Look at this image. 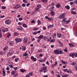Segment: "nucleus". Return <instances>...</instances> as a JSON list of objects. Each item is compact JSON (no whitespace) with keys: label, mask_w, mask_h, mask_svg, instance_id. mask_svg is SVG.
Segmentation results:
<instances>
[{"label":"nucleus","mask_w":77,"mask_h":77,"mask_svg":"<svg viewBox=\"0 0 77 77\" xmlns=\"http://www.w3.org/2000/svg\"><path fill=\"white\" fill-rule=\"evenodd\" d=\"M54 53L56 54H62L63 53V52L61 50H60V51H59L57 50H56L54 51Z\"/></svg>","instance_id":"obj_1"},{"label":"nucleus","mask_w":77,"mask_h":77,"mask_svg":"<svg viewBox=\"0 0 77 77\" xmlns=\"http://www.w3.org/2000/svg\"><path fill=\"white\" fill-rule=\"evenodd\" d=\"M47 67L45 66L42 67L41 69L43 71V72L44 73H45V72L47 71Z\"/></svg>","instance_id":"obj_2"},{"label":"nucleus","mask_w":77,"mask_h":77,"mask_svg":"<svg viewBox=\"0 0 77 77\" xmlns=\"http://www.w3.org/2000/svg\"><path fill=\"white\" fill-rule=\"evenodd\" d=\"M15 41H16V43H18V42H21L22 39H21V38H16L15 39Z\"/></svg>","instance_id":"obj_3"},{"label":"nucleus","mask_w":77,"mask_h":77,"mask_svg":"<svg viewBox=\"0 0 77 77\" xmlns=\"http://www.w3.org/2000/svg\"><path fill=\"white\" fill-rule=\"evenodd\" d=\"M5 23L6 24H9L11 23V20H6L5 21Z\"/></svg>","instance_id":"obj_4"},{"label":"nucleus","mask_w":77,"mask_h":77,"mask_svg":"<svg viewBox=\"0 0 77 77\" xmlns=\"http://www.w3.org/2000/svg\"><path fill=\"white\" fill-rule=\"evenodd\" d=\"M21 5L19 4L15 6V9H19Z\"/></svg>","instance_id":"obj_5"},{"label":"nucleus","mask_w":77,"mask_h":77,"mask_svg":"<svg viewBox=\"0 0 77 77\" xmlns=\"http://www.w3.org/2000/svg\"><path fill=\"white\" fill-rule=\"evenodd\" d=\"M31 59H32V60H33V61L34 62H35V61H36V58L34 57L33 56H32L31 57Z\"/></svg>","instance_id":"obj_6"},{"label":"nucleus","mask_w":77,"mask_h":77,"mask_svg":"<svg viewBox=\"0 0 77 77\" xmlns=\"http://www.w3.org/2000/svg\"><path fill=\"white\" fill-rule=\"evenodd\" d=\"M17 30H23V27L21 26H19L17 27Z\"/></svg>","instance_id":"obj_7"},{"label":"nucleus","mask_w":77,"mask_h":77,"mask_svg":"<svg viewBox=\"0 0 77 77\" xmlns=\"http://www.w3.org/2000/svg\"><path fill=\"white\" fill-rule=\"evenodd\" d=\"M9 44H10V45H11V46H12L14 45V43L13 42H12L11 41H9L8 42Z\"/></svg>","instance_id":"obj_8"},{"label":"nucleus","mask_w":77,"mask_h":77,"mask_svg":"<svg viewBox=\"0 0 77 77\" xmlns=\"http://www.w3.org/2000/svg\"><path fill=\"white\" fill-rule=\"evenodd\" d=\"M27 42V39L26 38H24L23 39V42L24 44H26Z\"/></svg>","instance_id":"obj_9"},{"label":"nucleus","mask_w":77,"mask_h":77,"mask_svg":"<svg viewBox=\"0 0 77 77\" xmlns=\"http://www.w3.org/2000/svg\"><path fill=\"white\" fill-rule=\"evenodd\" d=\"M69 56L70 57H72L73 58H74V53H73V54H71L69 55Z\"/></svg>","instance_id":"obj_10"},{"label":"nucleus","mask_w":77,"mask_h":77,"mask_svg":"<svg viewBox=\"0 0 77 77\" xmlns=\"http://www.w3.org/2000/svg\"><path fill=\"white\" fill-rule=\"evenodd\" d=\"M23 56H25L26 58H27L28 57V54L27 53H25L23 55Z\"/></svg>","instance_id":"obj_11"},{"label":"nucleus","mask_w":77,"mask_h":77,"mask_svg":"<svg viewBox=\"0 0 77 77\" xmlns=\"http://www.w3.org/2000/svg\"><path fill=\"white\" fill-rule=\"evenodd\" d=\"M20 71L21 72H24L26 71V70H24L23 69H20Z\"/></svg>","instance_id":"obj_12"},{"label":"nucleus","mask_w":77,"mask_h":77,"mask_svg":"<svg viewBox=\"0 0 77 77\" xmlns=\"http://www.w3.org/2000/svg\"><path fill=\"white\" fill-rule=\"evenodd\" d=\"M63 19V20L61 21V23H65L66 22V18H64V19Z\"/></svg>","instance_id":"obj_13"},{"label":"nucleus","mask_w":77,"mask_h":77,"mask_svg":"<svg viewBox=\"0 0 77 77\" xmlns=\"http://www.w3.org/2000/svg\"><path fill=\"white\" fill-rule=\"evenodd\" d=\"M60 18H63V19H64V18H65V16H63L62 14H61L60 15Z\"/></svg>","instance_id":"obj_14"},{"label":"nucleus","mask_w":77,"mask_h":77,"mask_svg":"<svg viewBox=\"0 0 77 77\" xmlns=\"http://www.w3.org/2000/svg\"><path fill=\"white\" fill-rule=\"evenodd\" d=\"M32 73H28V75H27L26 76V77H29L30 76H32Z\"/></svg>","instance_id":"obj_15"},{"label":"nucleus","mask_w":77,"mask_h":77,"mask_svg":"<svg viewBox=\"0 0 77 77\" xmlns=\"http://www.w3.org/2000/svg\"><path fill=\"white\" fill-rule=\"evenodd\" d=\"M9 52L12 54L14 53V51H13L12 49H11L9 51Z\"/></svg>","instance_id":"obj_16"},{"label":"nucleus","mask_w":77,"mask_h":77,"mask_svg":"<svg viewBox=\"0 0 77 77\" xmlns=\"http://www.w3.org/2000/svg\"><path fill=\"white\" fill-rule=\"evenodd\" d=\"M57 36L58 38H60L61 36V34L60 33H57Z\"/></svg>","instance_id":"obj_17"},{"label":"nucleus","mask_w":77,"mask_h":77,"mask_svg":"<svg viewBox=\"0 0 77 77\" xmlns=\"http://www.w3.org/2000/svg\"><path fill=\"white\" fill-rule=\"evenodd\" d=\"M51 14L52 15V16H54V14H55V13L53 12V11H51Z\"/></svg>","instance_id":"obj_18"},{"label":"nucleus","mask_w":77,"mask_h":77,"mask_svg":"<svg viewBox=\"0 0 77 77\" xmlns=\"http://www.w3.org/2000/svg\"><path fill=\"white\" fill-rule=\"evenodd\" d=\"M2 74L3 76H5L6 75L5 71L4 70H3V71Z\"/></svg>","instance_id":"obj_19"},{"label":"nucleus","mask_w":77,"mask_h":77,"mask_svg":"<svg viewBox=\"0 0 77 77\" xmlns=\"http://www.w3.org/2000/svg\"><path fill=\"white\" fill-rule=\"evenodd\" d=\"M44 38V36L43 35H41L38 37V39H42Z\"/></svg>","instance_id":"obj_20"},{"label":"nucleus","mask_w":77,"mask_h":77,"mask_svg":"<svg viewBox=\"0 0 77 77\" xmlns=\"http://www.w3.org/2000/svg\"><path fill=\"white\" fill-rule=\"evenodd\" d=\"M69 47H74V45L71 43H69Z\"/></svg>","instance_id":"obj_21"},{"label":"nucleus","mask_w":77,"mask_h":77,"mask_svg":"<svg viewBox=\"0 0 77 77\" xmlns=\"http://www.w3.org/2000/svg\"><path fill=\"white\" fill-rule=\"evenodd\" d=\"M56 6V7H57V8H60V5L58 4H57Z\"/></svg>","instance_id":"obj_22"},{"label":"nucleus","mask_w":77,"mask_h":77,"mask_svg":"<svg viewBox=\"0 0 77 77\" xmlns=\"http://www.w3.org/2000/svg\"><path fill=\"white\" fill-rule=\"evenodd\" d=\"M37 23H38V25H40V24H41V22L39 20H38Z\"/></svg>","instance_id":"obj_23"},{"label":"nucleus","mask_w":77,"mask_h":77,"mask_svg":"<svg viewBox=\"0 0 77 77\" xmlns=\"http://www.w3.org/2000/svg\"><path fill=\"white\" fill-rule=\"evenodd\" d=\"M65 8L66 9H69V8H70V7H69V6L68 5L66 6L65 7Z\"/></svg>","instance_id":"obj_24"},{"label":"nucleus","mask_w":77,"mask_h":77,"mask_svg":"<svg viewBox=\"0 0 77 77\" xmlns=\"http://www.w3.org/2000/svg\"><path fill=\"white\" fill-rule=\"evenodd\" d=\"M22 48L23 50V51H25V50L26 49V47L24 46H22Z\"/></svg>","instance_id":"obj_25"},{"label":"nucleus","mask_w":77,"mask_h":77,"mask_svg":"<svg viewBox=\"0 0 77 77\" xmlns=\"http://www.w3.org/2000/svg\"><path fill=\"white\" fill-rule=\"evenodd\" d=\"M43 3H46L48 2V0H41Z\"/></svg>","instance_id":"obj_26"},{"label":"nucleus","mask_w":77,"mask_h":77,"mask_svg":"<svg viewBox=\"0 0 77 77\" xmlns=\"http://www.w3.org/2000/svg\"><path fill=\"white\" fill-rule=\"evenodd\" d=\"M16 73V72H14V71H12L11 72V74L12 75H14Z\"/></svg>","instance_id":"obj_27"},{"label":"nucleus","mask_w":77,"mask_h":77,"mask_svg":"<svg viewBox=\"0 0 77 77\" xmlns=\"http://www.w3.org/2000/svg\"><path fill=\"white\" fill-rule=\"evenodd\" d=\"M37 8H38V9H39V8H41V5L38 4V5L37 6Z\"/></svg>","instance_id":"obj_28"},{"label":"nucleus","mask_w":77,"mask_h":77,"mask_svg":"<svg viewBox=\"0 0 77 77\" xmlns=\"http://www.w3.org/2000/svg\"><path fill=\"white\" fill-rule=\"evenodd\" d=\"M71 14H76V13L74 11H71Z\"/></svg>","instance_id":"obj_29"},{"label":"nucleus","mask_w":77,"mask_h":77,"mask_svg":"<svg viewBox=\"0 0 77 77\" xmlns=\"http://www.w3.org/2000/svg\"><path fill=\"white\" fill-rule=\"evenodd\" d=\"M11 54L9 52L8 53L7 56H11Z\"/></svg>","instance_id":"obj_30"},{"label":"nucleus","mask_w":77,"mask_h":77,"mask_svg":"<svg viewBox=\"0 0 77 77\" xmlns=\"http://www.w3.org/2000/svg\"><path fill=\"white\" fill-rule=\"evenodd\" d=\"M18 59H18V58H17L14 59V60L15 62H18Z\"/></svg>","instance_id":"obj_31"},{"label":"nucleus","mask_w":77,"mask_h":77,"mask_svg":"<svg viewBox=\"0 0 77 77\" xmlns=\"http://www.w3.org/2000/svg\"><path fill=\"white\" fill-rule=\"evenodd\" d=\"M75 64H76V63L75 62H72L71 63L72 65H75Z\"/></svg>","instance_id":"obj_32"},{"label":"nucleus","mask_w":77,"mask_h":77,"mask_svg":"<svg viewBox=\"0 0 77 77\" xmlns=\"http://www.w3.org/2000/svg\"><path fill=\"white\" fill-rule=\"evenodd\" d=\"M23 27L26 28L27 27V25H26V24H24L23 25Z\"/></svg>","instance_id":"obj_33"},{"label":"nucleus","mask_w":77,"mask_h":77,"mask_svg":"<svg viewBox=\"0 0 77 77\" xmlns=\"http://www.w3.org/2000/svg\"><path fill=\"white\" fill-rule=\"evenodd\" d=\"M23 2L25 3H28V1H26V0H23Z\"/></svg>","instance_id":"obj_34"},{"label":"nucleus","mask_w":77,"mask_h":77,"mask_svg":"<svg viewBox=\"0 0 77 77\" xmlns=\"http://www.w3.org/2000/svg\"><path fill=\"white\" fill-rule=\"evenodd\" d=\"M18 75V73H16L14 75L13 77H17Z\"/></svg>","instance_id":"obj_35"},{"label":"nucleus","mask_w":77,"mask_h":77,"mask_svg":"<svg viewBox=\"0 0 77 77\" xmlns=\"http://www.w3.org/2000/svg\"><path fill=\"white\" fill-rule=\"evenodd\" d=\"M60 45H61V47H63V44H62V43L60 42Z\"/></svg>","instance_id":"obj_36"},{"label":"nucleus","mask_w":77,"mask_h":77,"mask_svg":"<svg viewBox=\"0 0 77 77\" xmlns=\"http://www.w3.org/2000/svg\"><path fill=\"white\" fill-rule=\"evenodd\" d=\"M33 30H38V28H35L33 29Z\"/></svg>","instance_id":"obj_37"},{"label":"nucleus","mask_w":77,"mask_h":77,"mask_svg":"<svg viewBox=\"0 0 77 77\" xmlns=\"http://www.w3.org/2000/svg\"><path fill=\"white\" fill-rule=\"evenodd\" d=\"M52 27H53V26L52 25H49V26L48 27V29H49V28H51Z\"/></svg>","instance_id":"obj_38"},{"label":"nucleus","mask_w":77,"mask_h":77,"mask_svg":"<svg viewBox=\"0 0 77 77\" xmlns=\"http://www.w3.org/2000/svg\"><path fill=\"white\" fill-rule=\"evenodd\" d=\"M33 33L34 35H36L38 33V32L36 31H35L33 32Z\"/></svg>","instance_id":"obj_39"},{"label":"nucleus","mask_w":77,"mask_h":77,"mask_svg":"<svg viewBox=\"0 0 77 77\" xmlns=\"http://www.w3.org/2000/svg\"><path fill=\"white\" fill-rule=\"evenodd\" d=\"M55 41L54 39H52L50 42H54Z\"/></svg>","instance_id":"obj_40"},{"label":"nucleus","mask_w":77,"mask_h":77,"mask_svg":"<svg viewBox=\"0 0 77 77\" xmlns=\"http://www.w3.org/2000/svg\"><path fill=\"white\" fill-rule=\"evenodd\" d=\"M50 9H51V10H54V7H51L50 8Z\"/></svg>","instance_id":"obj_41"},{"label":"nucleus","mask_w":77,"mask_h":77,"mask_svg":"<svg viewBox=\"0 0 77 77\" xmlns=\"http://www.w3.org/2000/svg\"><path fill=\"white\" fill-rule=\"evenodd\" d=\"M41 51H42V49H40L39 50H38V51H37V52H38V53H41Z\"/></svg>","instance_id":"obj_42"},{"label":"nucleus","mask_w":77,"mask_h":77,"mask_svg":"<svg viewBox=\"0 0 77 77\" xmlns=\"http://www.w3.org/2000/svg\"><path fill=\"white\" fill-rule=\"evenodd\" d=\"M2 9H6V7L5 6H2Z\"/></svg>","instance_id":"obj_43"},{"label":"nucleus","mask_w":77,"mask_h":77,"mask_svg":"<svg viewBox=\"0 0 77 77\" xmlns=\"http://www.w3.org/2000/svg\"><path fill=\"white\" fill-rule=\"evenodd\" d=\"M22 20H23L22 17H20L19 18V21H21Z\"/></svg>","instance_id":"obj_44"},{"label":"nucleus","mask_w":77,"mask_h":77,"mask_svg":"<svg viewBox=\"0 0 77 77\" xmlns=\"http://www.w3.org/2000/svg\"><path fill=\"white\" fill-rule=\"evenodd\" d=\"M75 69L76 71H77V65L75 66Z\"/></svg>","instance_id":"obj_45"},{"label":"nucleus","mask_w":77,"mask_h":77,"mask_svg":"<svg viewBox=\"0 0 77 77\" xmlns=\"http://www.w3.org/2000/svg\"><path fill=\"white\" fill-rule=\"evenodd\" d=\"M18 34H19L17 32H15L14 33V35H15V36H17V35H18Z\"/></svg>","instance_id":"obj_46"},{"label":"nucleus","mask_w":77,"mask_h":77,"mask_svg":"<svg viewBox=\"0 0 77 77\" xmlns=\"http://www.w3.org/2000/svg\"><path fill=\"white\" fill-rule=\"evenodd\" d=\"M74 56L76 57H77V53H74Z\"/></svg>","instance_id":"obj_47"},{"label":"nucleus","mask_w":77,"mask_h":77,"mask_svg":"<svg viewBox=\"0 0 77 77\" xmlns=\"http://www.w3.org/2000/svg\"><path fill=\"white\" fill-rule=\"evenodd\" d=\"M44 40H46L47 39V37H45V36H44Z\"/></svg>","instance_id":"obj_48"},{"label":"nucleus","mask_w":77,"mask_h":77,"mask_svg":"<svg viewBox=\"0 0 77 77\" xmlns=\"http://www.w3.org/2000/svg\"><path fill=\"white\" fill-rule=\"evenodd\" d=\"M61 61L62 62V63H64V64H66V62H65L63 61V60H61Z\"/></svg>","instance_id":"obj_49"},{"label":"nucleus","mask_w":77,"mask_h":77,"mask_svg":"<svg viewBox=\"0 0 77 77\" xmlns=\"http://www.w3.org/2000/svg\"><path fill=\"white\" fill-rule=\"evenodd\" d=\"M69 21H70V20L66 21V24H68V23H69Z\"/></svg>","instance_id":"obj_50"},{"label":"nucleus","mask_w":77,"mask_h":77,"mask_svg":"<svg viewBox=\"0 0 77 77\" xmlns=\"http://www.w3.org/2000/svg\"><path fill=\"white\" fill-rule=\"evenodd\" d=\"M43 29L44 30H45L46 29V27L44 26H43Z\"/></svg>","instance_id":"obj_51"},{"label":"nucleus","mask_w":77,"mask_h":77,"mask_svg":"<svg viewBox=\"0 0 77 77\" xmlns=\"http://www.w3.org/2000/svg\"><path fill=\"white\" fill-rule=\"evenodd\" d=\"M55 64H54V66H56V65L57 64V61H55Z\"/></svg>","instance_id":"obj_52"},{"label":"nucleus","mask_w":77,"mask_h":77,"mask_svg":"<svg viewBox=\"0 0 77 77\" xmlns=\"http://www.w3.org/2000/svg\"><path fill=\"white\" fill-rule=\"evenodd\" d=\"M5 30L6 32H8V30H9V29H8V28H5Z\"/></svg>","instance_id":"obj_53"},{"label":"nucleus","mask_w":77,"mask_h":77,"mask_svg":"<svg viewBox=\"0 0 77 77\" xmlns=\"http://www.w3.org/2000/svg\"><path fill=\"white\" fill-rule=\"evenodd\" d=\"M22 6H23V7H25V6H26V4H22Z\"/></svg>","instance_id":"obj_54"},{"label":"nucleus","mask_w":77,"mask_h":77,"mask_svg":"<svg viewBox=\"0 0 77 77\" xmlns=\"http://www.w3.org/2000/svg\"><path fill=\"white\" fill-rule=\"evenodd\" d=\"M3 54V52L2 51H0V55H2Z\"/></svg>","instance_id":"obj_55"},{"label":"nucleus","mask_w":77,"mask_h":77,"mask_svg":"<svg viewBox=\"0 0 77 77\" xmlns=\"http://www.w3.org/2000/svg\"><path fill=\"white\" fill-rule=\"evenodd\" d=\"M67 77V75H62V77Z\"/></svg>","instance_id":"obj_56"},{"label":"nucleus","mask_w":77,"mask_h":77,"mask_svg":"<svg viewBox=\"0 0 77 77\" xmlns=\"http://www.w3.org/2000/svg\"><path fill=\"white\" fill-rule=\"evenodd\" d=\"M64 71V72H67V71H68V69H64L63 70Z\"/></svg>","instance_id":"obj_57"},{"label":"nucleus","mask_w":77,"mask_h":77,"mask_svg":"<svg viewBox=\"0 0 77 77\" xmlns=\"http://www.w3.org/2000/svg\"><path fill=\"white\" fill-rule=\"evenodd\" d=\"M14 69L15 71H16V70L17 69V67H14Z\"/></svg>","instance_id":"obj_58"},{"label":"nucleus","mask_w":77,"mask_h":77,"mask_svg":"<svg viewBox=\"0 0 77 77\" xmlns=\"http://www.w3.org/2000/svg\"><path fill=\"white\" fill-rule=\"evenodd\" d=\"M52 18H53V17H51V18L48 17V19L49 20H51V19H52Z\"/></svg>","instance_id":"obj_59"},{"label":"nucleus","mask_w":77,"mask_h":77,"mask_svg":"<svg viewBox=\"0 0 77 77\" xmlns=\"http://www.w3.org/2000/svg\"><path fill=\"white\" fill-rule=\"evenodd\" d=\"M30 5V4L29 3H28V4H26V6H27V7H28L29 6V5Z\"/></svg>","instance_id":"obj_60"},{"label":"nucleus","mask_w":77,"mask_h":77,"mask_svg":"<svg viewBox=\"0 0 77 77\" xmlns=\"http://www.w3.org/2000/svg\"><path fill=\"white\" fill-rule=\"evenodd\" d=\"M33 50H34V48H32L31 49V51L32 52V51H33Z\"/></svg>","instance_id":"obj_61"},{"label":"nucleus","mask_w":77,"mask_h":77,"mask_svg":"<svg viewBox=\"0 0 77 77\" xmlns=\"http://www.w3.org/2000/svg\"><path fill=\"white\" fill-rule=\"evenodd\" d=\"M64 51H65V52H68V50H67V49H66L64 50Z\"/></svg>","instance_id":"obj_62"},{"label":"nucleus","mask_w":77,"mask_h":77,"mask_svg":"<svg viewBox=\"0 0 77 77\" xmlns=\"http://www.w3.org/2000/svg\"><path fill=\"white\" fill-rule=\"evenodd\" d=\"M18 24L19 25H21V24H21V23L18 22Z\"/></svg>","instance_id":"obj_63"},{"label":"nucleus","mask_w":77,"mask_h":77,"mask_svg":"<svg viewBox=\"0 0 77 77\" xmlns=\"http://www.w3.org/2000/svg\"><path fill=\"white\" fill-rule=\"evenodd\" d=\"M75 4H76V5H77V0H76L75 2Z\"/></svg>","instance_id":"obj_64"}]
</instances>
